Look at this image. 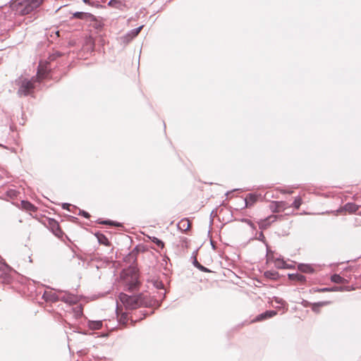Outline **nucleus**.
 <instances>
[{
    "label": "nucleus",
    "mask_w": 361,
    "mask_h": 361,
    "mask_svg": "<svg viewBox=\"0 0 361 361\" xmlns=\"http://www.w3.org/2000/svg\"><path fill=\"white\" fill-rule=\"evenodd\" d=\"M59 300H61L66 303H68L70 305L76 304L79 301V298L78 295L61 290H59Z\"/></svg>",
    "instance_id": "nucleus-7"
},
{
    "label": "nucleus",
    "mask_w": 361,
    "mask_h": 361,
    "mask_svg": "<svg viewBox=\"0 0 361 361\" xmlns=\"http://www.w3.org/2000/svg\"><path fill=\"white\" fill-rule=\"evenodd\" d=\"M278 274L276 272H270V271H267L265 273V276H267V277H271L272 279H275L276 276Z\"/></svg>",
    "instance_id": "nucleus-30"
},
{
    "label": "nucleus",
    "mask_w": 361,
    "mask_h": 361,
    "mask_svg": "<svg viewBox=\"0 0 361 361\" xmlns=\"http://www.w3.org/2000/svg\"><path fill=\"white\" fill-rule=\"evenodd\" d=\"M43 0H12L11 8L16 14L24 16L38 8Z\"/></svg>",
    "instance_id": "nucleus-4"
},
{
    "label": "nucleus",
    "mask_w": 361,
    "mask_h": 361,
    "mask_svg": "<svg viewBox=\"0 0 361 361\" xmlns=\"http://www.w3.org/2000/svg\"><path fill=\"white\" fill-rule=\"evenodd\" d=\"M3 266H4V264H0V268H1Z\"/></svg>",
    "instance_id": "nucleus-47"
},
{
    "label": "nucleus",
    "mask_w": 361,
    "mask_h": 361,
    "mask_svg": "<svg viewBox=\"0 0 361 361\" xmlns=\"http://www.w3.org/2000/svg\"><path fill=\"white\" fill-rule=\"evenodd\" d=\"M128 319V315L126 313H122L121 317L118 319V322L122 324H126Z\"/></svg>",
    "instance_id": "nucleus-27"
},
{
    "label": "nucleus",
    "mask_w": 361,
    "mask_h": 361,
    "mask_svg": "<svg viewBox=\"0 0 361 361\" xmlns=\"http://www.w3.org/2000/svg\"><path fill=\"white\" fill-rule=\"evenodd\" d=\"M288 207V204L286 202H273L271 205V209L274 212H280L283 211Z\"/></svg>",
    "instance_id": "nucleus-10"
},
{
    "label": "nucleus",
    "mask_w": 361,
    "mask_h": 361,
    "mask_svg": "<svg viewBox=\"0 0 361 361\" xmlns=\"http://www.w3.org/2000/svg\"><path fill=\"white\" fill-rule=\"evenodd\" d=\"M54 226H56V229H57V230H59V224H57V222L54 221Z\"/></svg>",
    "instance_id": "nucleus-39"
},
{
    "label": "nucleus",
    "mask_w": 361,
    "mask_h": 361,
    "mask_svg": "<svg viewBox=\"0 0 361 361\" xmlns=\"http://www.w3.org/2000/svg\"><path fill=\"white\" fill-rule=\"evenodd\" d=\"M360 214L361 215V212L360 213Z\"/></svg>",
    "instance_id": "nucleus-48"
},
{
    "label": "nucleus",
    "mask_w": 361,
    "mask_h": 361,
    "mask_svg": "<svg viewBox=\"0 0 361 361\" xmlns=\"http://www.w3.org/2000/svg\"><path fill=\"white\" fill-rule=\"evenodd\" d=\"M194 265L197 268L199 269L200 270L204 271V272H209V270L204 267V266L201 265L197 261V259H195L194 262H193Z\"/></svg>",
    "instance_id": "nucleus-26"
},
{
    "label": "nucleus",
    "mask_w": 361,
    "mask_h": 361,
    "mask_svg": "<svg viewBox=\"0 0 361 361\" xmlns=\"http://www.w3.org/2000/svg\"><path fill=\"white\" fill-rule=\"evenodd\" d=\"M120 302L126 307V310H133L139 307L141 305H147V301L142 295H128L126 293H121L119 295V300H116V313L118 317L120 310Z\"/></svg>",
    "instance_id": "nucleus-3"
},
{
    "label": "nucleus",
    "mask_w": 361,
    "mask_h": 361,
    "mask_svg": "<svg viewBox=\"0 0 361 361\" xmlns=\"http://www.w3.org/2000/svg\"><path fill=\"white\" fill-rule=\"evenodd\" d=\"M98 223L102 224H106V225H109V226H113V221H111V220H107V221L99 220Z\"/></svg>",
    "instance_id": "nucleus-32"
},
{
    "label": "nucleus",
    "mask_w": 361,
    "mask_h": 361,
    "mask_svg": "<svg viewBox=\"0 0 361 361\" xmlns=\"http://www.w3.org/2000/svg\"><path fill=\"white\" fill-rule=\"evenodd\" d=\"M47 73L42 68H39L36 77H32L30 80L20 76L15 80V85L18 86L17 94L19 97H26L30 95L35 89L34 83L40 82L41 80L46 78Z\"/></svg>",
    "instance_id": "nucleus-2"
},
{
    "label": "nucleus",
    "mask_w": 361,
    "mask_h": 361,
    "mask_svg": "<svg viewBox=\"0 0 361 361\" xmlns=\"http://www.w3.org/2000/svg\"><path fill=\"white\" fill-rule=\"evenodd\" d=\"M274 300L276 304L283 305L285 303V301L280 298L274 297Z\"/></svg>",
    "instance_id": "nucleus-29"
},
{
    "label": "nucleus",
    "mask_w": 361,
    "mask_h": 361,
    "mask_svg": "<svg viewBox=\"0 0 361 361\" xmlns=\"http://www.w3.org/2000/svg\"><path fill=\"white\" fill-rule=\"evenodd\" d=\"M102 326V321H90L88 322V326L90 329L97 330L99 329Z\"/></svg>",
    "instance_id": "nucleus-20"
},
{
    "label": "nucleus",
    "mask_w": 361,
    "mask_h": 361,
    "mask_svg": "<svg viewBox=\"0 0 361 361\" xmlns=\"http://www.w3.org/2000/svg\"><path fill=\"white\" fill-rule=\"evenodd\" d=\"M359 207L360 206L354 202H348L342 207L341 209L348 212L349 213H354L358 210Z\"/></svg>",
    "instance_id": "nucleus-14"
},
{
    "label": "nucleus",
    "mask_w": 361,
    "mask_h": 361,
    "mask_svg": "<svg viewBox=\"0 0 361 361\" xmlns=\"http://www.w3.org/2000/svg\"><path fill=\"white\" fill-rule=\"evenodd\" d=\"M19 194V192L16 190V189H9L6 192L7 197H10L11 199H15L18 197Z\"/></svg>",
    "instance_id": "nucleus-23"
},
{
    "label": "nucleus",
    "mask_w": 361,
    "mask_h": 361,
    "mask_svg": "<svg viewBox=\"0 0 361 361\" xmlns=\"http://www.w3.org/2000/svg\"><path fill=\"white\" fill-rule=\"evenodd\" d=\"M21 205L27 211L35 212L37 209L36 207L28 201H21Z\"/></svg>",
    "instance_id": "nucleus-18"
},
{
    "label": "nucleus",
    "mask_w": 361,
    "mask_h": 361,
    "mask_svg": "<svg viewBox=\"0 0 361 361\" xmlns=\"http://www.w3.org/2000/svg\"><path fill=\"white\" fill-rule=\"evenodd\" d=\"M108 5L111 6H113V0H110L108 3Z\"/></svg>",
    "instance_id": "nucleus-40"
},
{
    "label": "nucleus",
    "mask_w": 361,
    "mask_h": 361,
    "mask_svg": "<svg viewBox=\"0 0 361 361\" xmlns=\"http://www.w3.org/2000/svg\"><path fill=\"white\" fill-rule=\"evenodd\" d=\"M288 278L291 281H298L301 283H304L306 281V277L300 274H288Z\"/></svg>",
    "instance_id": "nucleus-17"
},
{
    "label": "nucleus",
    "mask_w": 361,
    "mask_h": 361,
    "mask_svg": "<svg viewBox=\"0 0 361 361\" xmlns=\"http://www.w3.org/2000/svg\"><path fill=\"white\" fill-rule=\"evenodd\" d=\"M114 10L120 11L122 14L118 16V18H123L125 20L128 17V12L129 11L128 6L123 3V0H114ZM117 13L114 11V16Z\"/></svg>",
    "instance_id": "nucleus-6"
},
{
    "label": "nucleus",
    "mask_w": 361,
    "mask_h": 361,
    "mask_svg": "<svg viewBox=\"0 0 361 361\" xmlns=\"http://www.w3.org/2000/svg\"><path fill=\"white\" fill-rule=\"evenodd\" d=\"M190 227V222L188 219H184L178 224V228L182 231H187Z\"/></svg>",
    "instance_id": "nucleus-16"
},
{
    "label": "nucleus",
    "mask_w": 361,
    "mask_h": 361,
    "mask_svg": "<svg viewBox=\"0 0 361 361\" xmlns=\"http://www.w3.org/2000/svg\"><path fill=\"white\" fill-rule=\"evenodd\" d=\"M284 264H285V262L283 261L280 262L278 260V262H276V265L278 268H281V269L284 268L285 267Z\"/></svg>",
    "instance_id": "nucleus-35"
},
{
    "label": "nucleus",
    "mask_w": 361,
    "mask_h": 361,
    "mask_svg": "<svg viewBox=\"0 0 361 361\" xmlns=\"http://www.w3.org/2000/svg\"><path fill=\"white\" fill-rule=\"evenodd\" d=\"M79 214L80 215H82V216H84L85 218L86 219H88L90 218V215L89 214V213H87V212L85 211H83V210H80L79 211Z\"/></svg>",
    "instance_id": "nucleus-31"
},
{
    "label": "nucleus",
    "mask_w": 361,
    "mask_h": 361,
    "mask_svg": "<svg viewBox=\"0 0 361 361\" xmlns=\"http://www.w3.org/2000/svg\"><path fill=\"white\" fill-rule=\"evenodd\" d=\"M331 280L332 282L336 283H344L346 281V280L344 278L341 277L338 274L332 275L331 276Z\"/></svg>",
    "instance_id": "nucleus-21"
},
{
    "label": "nucleus",
    "mask_w": 361,
    "mask_h": 361,
    "mask_svg": "<svg viewBox=\"0 0 361 361\" xmlns=\"http://www.w3.org/2000/svg\"><path fill=\"white\" fill-rule=\"evenodd\" d=\"M97 238L100 243L106 244L108 241L107 238L103 235H97Z\"/></svg>",
    "instance_id": "nucleus-28"
},
{
    "label": "nucleus",
    "mask_w": 361,
    "mask_h": 361,
    "mask_svg": "<svg viewBox=\"0 0 361 361\" xmlns=\"http://www.w3.org/2000/svg\"><path fill=\"white\" fill-rule=\"evenodd\" d=\"M73 18L82 20L90 25L94 24L96 21L95 17L90 13L75 12L73 14Z\"/></svg>",
    "instance_id": "nucleus-8"
},
{
    "label": "nucleus",
    "mask_w": 361,
    "mask_h": 361,
    "mask_svg": "<svg viewBox=\"0 0 361 361\" xmlns=\"http://www.w3.org/2000/svg\"><path fill=\"white\" fill-rule=\"evenodd\" d=\"M277 312L274 310H268L259 314L252 322H260L266 319L273 317Z\"/></svg>",
    "instance_id": "nucleus-11"
},
{
    "label": "nucleus",
    "mask_w": 361,
    "mask_h": 361,
    "mask_svg": "<svg viewBox=\"0 0 361 361\" xmlns=\"http://www.w3.org/2000/svg\"><path fill=\"white\" fill-rule=\"evenodd\" d=\"M151 240L159 248L163 249L164 247V243L162 240H159L156 237L151 238Z\"/></svg>",
    "instance_id": "nucleus-24"
},
{
    "label": "nucleus",
    "mask_w": 361,
    "mask_h": 361,
    "mask_svg": "<svg viewBox=\"0 0 361 361\" xmlns=\"http://www.w3.org/2000/svg\"><path fill=\"white\" fill-rule=\"evenodd\" d=\"M257 239L260 240V241H262V242H264V243L265 242V237H264V235L262 232H259Z\"/></svg>",
    "instance_id": "nucleus-33"
},
{
    "label": "nucleus",
    "mask_w": 361,
    "mask_h": 361,
    "mask_svg": "<svg viewBox=\"0 0 361 361\" xmlns=\"http://www.w3.org/2000/svg\"><path fill=\"white\" fill-rule=\"evenodd\" d=\"M161 287H163V283H159V286H157V288H159V287H161Z\"/></svg>",
    "instance_id": "nucleus-45"
},
{
    "label": "nucleus",
    "mask_w": 361,
    "mask_h": 361,
    "mask_svg": "<svg viewBox=\"0 0 361 361\" xmlns=\"http://www.w3.org/2000/svg\"><path fill=\"white\" fill-rule=\"evenodd\" d=\"M71 206H72V205H71V204H68V203H64V204H63L62 207H63V209H68V210H69V211H70V209H69V208H70Z\"/></svg>",
    "instance_id": "nucleus-37"
},
{
    "label": "nucleus",
    "mask_w": 361,
    "mask_h": 361,
    "mask_svg": "<svg viewBox=\"0 0 361 361\" xmlns=\"http://www.w3.org/2000/svg\"><path fill=\"white\" fill-rule=\"evenodd\" d=\"M330 288H317L314 290V292H329Z\"/></svg>",
    "instance_id": "nucleus-34"
},
{
    "label": "nucleus",
    "mask_w": 361,
    "mask_h": 361,
    "mask_svg": "<svg viewBox=\"0 0 361 361\" xmlns=\"http://www.w3.org/2000/svg\"><path fill=\"white\" fill-rule=\"evenodd\" d=\"M114 227L120 226V224L118 223L115 222V221L114 223Z\"/></svg>",
    "instance_id": "nucleus-42"
},
{
    "label": "nucleus",
    "mask_w": 361,
    "mask_h": 361,
    "mask_svg": "<svg viewBox=\"0 0 361 361\" xmlns=\"http://www.w3.org/2000/svg\"><path fill=\"white\" fill-rule=\"evenodd\" d=\"M161 287H163V283H159V286H157V288H159V287H161Z\"/></svg>",
    "instance_id": "nucleus-44"
},
{
    "label": "nucleus",
    "mask_w": 361,
    "mask_h": 361,
    "mask_svg": "<svg viewBox=\"0 0 361 361\" xmlns=\"http://www.w3.org/2000/svg\"><path fill=\"white\" fill-rule=\"evenodd\" d=\"M0 147H4V148H6V147H5V146H4V145H1V144H0Z\"/></svg>",
    "instance_id": "nucleus-46"
},
{
    "label": "nucleus",
    "mask_w": 361,
    "mask_h": 361,
    "mask_svg": "<svg viewBox=\"0 0 361 361\" xmlns=\"http://www.w3.org/2000/svg\"><path fill=\"white\" fill-rule=\"evenodd\" d=\"M115 240L123 242L124 243L126 244L127 246H128L132 242V240L130 236L123 233L116 234Z\"/></svg>",
    "instance_id": "nucleus-15"
},
{
    "label": "nucleus",
    "mask_w": 361,
    "mask_h": 361,
    "mask_svg": "<svg viewBox=\"0 0 361 361\" xmlns=\"http://www.w3.org/2000/svg\"><path fill=\"white\" fill-rule=\"evenodd\" d=\"M298 269L304 273H312L314 271V269L310 264H300L298 265Z\"/></svg>",
    "instance_id": "nucleus-19"
},
{
    "label": "nucleus",
    "mask_w": 361,
    "mask_h": 361,
    "mask_svg": "<svg viewBox=\"0 0 361 361\" xmlns=\"http://www.w3.org/2000/svg\"><path fill=\"white\" fill-rule=\"evenodd\" d=\"M129 21H130V18H128L127 20H125V24L126 25H128Z\"/></svg>",
    "instance_id": "nucleus-41"
},
{
    "label": "nucleus",
    "mask_w": 361,
    "mask_h": 361,
    "mask_svg": "<svg viewBox=\"0 0 361 361\" xmlns=\"http://www.w3.org/2000/svg\"><path fill=\"white\" fill-rule=\"evenodd\" d=\"M278 218L276 215H271L266 219L260 220L259 226L261 229H265L269 227L271 223L274 222Z\"/></svg>",
    "instance_id": "nucleus-9"
},
{
    "label": "nucleus",
    "mask_w": 361,
    "mask_h": 361,
    "mask_svg": "<svg viewBox=\"0 0 361 361\" xmlns=\"http://www.w3.org/2000/svg\"><path fill=\"white\" fill-rule=\"evenodd\" d=\"M302 204V200L300 197H297L295 198L293 202L292 203V207H295V209H299Z\"/></svg>",
    "instance_id": "nucleus-25"
},
{
    "label": "nucleus",
    "mask_w": 361,
    "mask_h": 361,
    "mask_svg": "<svg viewBox=\"0 0 361 361\" xmlns=\"http://www.w3.org/2000/svg\"><path fill=\"white\" fill-rule=\"evenodd\" d=\"M259 196L255 194L250 193L245 198L246 207H252L258 200Z\"/></svg>",
    "instance_id": "nucleus-13"
},
{
    "label": "nucleus",
    "mask_w": 361,
    "mask_h": 361,
    "mask_svg": "<svg viewBox=\"0 0 361 361\" xmlns=\"http://www.w3.org/2000/svg\"><path fill=\"white\" fill-rule=\"evenodd\" d=\"M143 26H140L135 29H133L124 35L123 36L118 37L117 41L121 44V47H126L130 41L133 40L141 31Z\"/></svg>",
    "instance_id": "nucleus-5"
},
{
    "label": "nucleus",
    "mask_w": 361,
    "mask_h": 361,
    "mask_svg": "<svg viewBox=\"0 0 361 361\" xmlns=\"http://www.w3.org/2000/svg\"><path fill=\"white\" fill-rule=\"evenodd\" d=\"M139 248L140 247L137 246L132 252L123 257L124 262L129 264V266L121 271L118 286L123 288L125 290L133 292L139 286L138 270L135 264Z\"/></svg>",
    "instance_id": "nucleus-1"
},
{
    "label": "nucleus",
    "mask_w": 361,
    "mask_h": 361,
    "mask_svg": "<svg viewBox=\"0 0 361 361\" xmlns=\"http://www.w3.org/2000/svg\"><path fill=\"white\" fill-rule=\"evenodd\" d=\"M43 298L46 301L56 302L59 300V294L58 295L51 291H45L43 294Z\"/></svg>",
    "instance_id": "nucleus-12"
},
{
    "label": "nucleus",
    "mask_w": 361,
    "mask_h": 361,
    "mask_svg": "<svg viewBox=\"0 0 361 361\" xmlns=\"http://www.w3.org/2000/svg\"><path fill=\"white\" fill-rule=\"evenodd\" d=\"M82 1L86 4H88L90 6H92L94 4V2L92 1L91 0H82Z\"/></svg>",
    "instance_id": "nucleus-38"
},
{
    "label": "nucleus",
    "mask_w": 361,
    "mask_h": 361,
    "mask_svg": "<svg viewBox=\"0 0 361 361\" xmlns=\"http://www.w3.org/2000/svg\"><path fill=\"white\" fill-rule=\"evenodd\" d=\"M329 302H319L313 303L312 305V310L315 312H319V307L328 305Z\"/></svg>",
    "instance_id": "nucleus-22"
},
{
    "label": "nucleus",
    "mask_w": 361,
    "mask_h": 361,
    "mask_svg": "<svg viewBox=\"0 0 361 361\" xmlns=\"http://www.w3.org/2000/svg\"><path fill=\"white\" fill-rule=\"evenodd\" d=\"M343 290V287H334L330 288V291H341Z\"/></svg>",
    "instance_id": "nucleus-36"
},
{
    "label": "nucleus",
    "mask_w": 361,
    "mask_h": 361,
    "mask_svg": "<svg viewBox=\"0 0 361 361\" xmlns=\"http://www.w3.org/2000/svg\"><path fill=\"white\" fill-rule=\"evenodd\" d=\"M161 287H163V283H159V286H157V288H159V287H161Z\"/></svg>",
    "instance_id": "nucleus-43"
}]
</instances>
